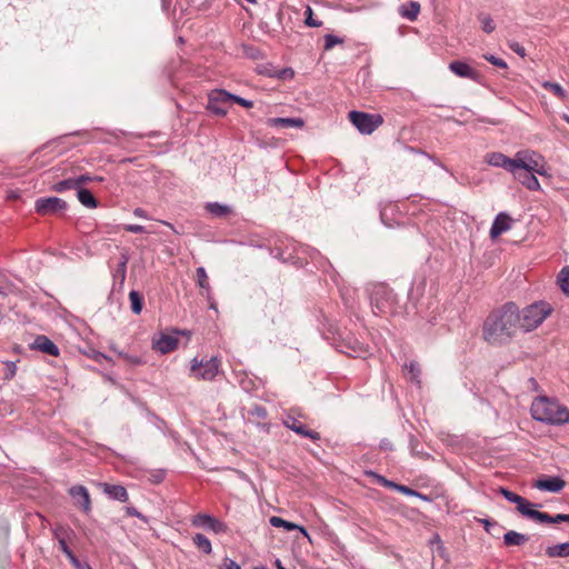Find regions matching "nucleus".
<instances>
[{
  "mask_svg": "<svg viewBox=\"0 0 569 569\" xmlns=\"http://www.w3.org/2000/svg\"><path fill=\"white\" fill-rule=\"evenodd\" d=\"M519 323V307L512 301L506 302L487 316L482 338L492 346L506 345L520 330Z\"/></svg>",
  "mask_w": 569,
  "mask_h": 569,
  "instance_id": "obj_1",
  "label": "nucleus"
},
{
  "mask_svg": "<svg viewBox=\"0 0 569 569\" xmlns=\"http://www.w3.org/2000/svg\"><path fill=\"white\" fill-rule=\"evenodd\" d=\"M530 411L532 418L540 422L549 425L569 423V409L546 397L536 399Z\"/></svg>",
  "mask_w": 569,
  "mask_h": 569,
  "instance_id": "obj_2",
  "label": "nucleus"
},
{
  "mask_svg": "<svg viewBox=\"0 0 569 569\" xmlns=\"http://www.w3.org/2000/svg\"><path fill=\"white\" fill-rule=\"evenodd\" d=\"M370 303L377 316H396L401 311V305L393 289L386 283H376L370 290Z\"/></svg>",
  "mask_w": 569,
  "mask_h": 569,
  "instance_id": "obj_3",
  "label": "nucleus"
},
{
  "mask_svg": "<svg viewBox=\"0 0 569 569\" xmlns=\"http://www.w3.org/2000/svg\"><path fill=\"white\" fill-rule=\"evenodd\" d=\"M552 308L546 301L533 302L521 311L519 310V329L529 332L538 328L551 313Z\"/></svg>",
  "mask_w": 569,
  "mask_h": 569,
  "instance_id": "obj_4",
  "label": "nucleus"
},
{
  "mask_svg": "<svg viewBox=\"0 0 569 569\" xmlns=\"http://www.w3.org/2000/svg\"><path fill=\"white\" fill-rule=\"evenodd\" d=\"M221 360L213 356L207 360L193 358L190 362V375L197 380L212 381L220 372Z\"/></svg>",
  "mask_w": 569,
  "mask_h": 569,
  "instance_id": "obj_5",
  "label": "nucleus"
},
{
  "mask_svg": "<svg viewBox=\"0 0 569 569\" xmlns=\"http://www.w3.org/2000/svg\"><path fill=\"white\" fill-rule=\"evenodd\" d=\"M350 122L362 134H371L382 123L383 118L379 113H367L363 111L352 110L348 114Z\"/></svg>",
  "mask_w": 569,
  "mask_h": 569,
  "instance_id": "obj_6",
  "label": "nucleus"
},
{
  "mask_svg": "<svg viewBox=\"0 0 569 569\" xmlns=\"http://www.w3.org/2000/svg\"><path fill=\"white\" fill-rule=\"evenodd\" d=\"M515 168L526 171H536L540 176H545L546 168L543 158L536 151L523 150L518 151L515 156Z\"/></svg>",
  "mask_w": 569,
  "mask_h": 569,
  "instance_id": "obj_7",
  "label": "nucleus"
},
{
  "mask_svg": "<svg viewBox=\"0 0 569 569\" xmlns=\"http://www.w3.org/2000/svg\"><path fill=\"white\" fill-rule=\"evenodd\" d=\"M232 93L224 89H213L208 93V102L206 109L214 116L226 117L230 106Z\"/></svg>",
  "mask_w": 569,
  "mask_h": 569,
  "instance_id": "obj_8",
  "label": "nucleus"
},
{
  "mask_svg": "<svg viewBox=\"0 0 569 569\" xmlns=\"http://www.w3.org/2000/svg\"><path fill=\"white\" fill-rule=\"evenodd\" d=\"M191 525L196 528H202L214 535L228 533L229 527L223 521L209 513H197L191 519Z\"/></svg>",
  "mask_w": 569,
  "mask_h": 569,
  "instance_id": "obj_9",
  "label": "nucleus"
},
{
  "mask_svg": "<svg viewBox=\"0 0 569 569\" xmlns=\"http://www.w3.org/2000/svg\"><path fill=\"white\" fill-rule=\"evenodd\" d=\"M69 496L72 498L73 506L78 508L83 515L89 516L92 511V501L88 489L82 485H74L68 490Z\"/></svg>",
  "mask_w": 569,
  "mask_h": 569,
  "instance_id": "obj_10",
  "label": "nucleus"
},
{
  "mask_svg": "<svg viewBox=\"0 0 569 569\" xmlns=\"http://www.w3.org/2000/svg\"><path fill=\"white\" fill-rule=\"evenodd\" d=\"M34 209L41 216L57 214L67 209V202L58 197L39 198L36 200Z\"/></svg>",
  "mask_w": 569,
  "mask_h": 569,
  "instance_id": "obj_11",
  "label": "nucleus"
},
{
  "mask_svg": "<svg viewBox=\"0 0 569 569\" xmlns=\"http://www.w3.org/2000/svg\"><path fill=\"white\" fill-rule=\"evenodd\" d=\"M499 492L503 496V498L506 500H508L509 502L516 503L517 505V510L522 516H525V517H527L529 519H532V520L535 519L536 513H537L538 510H535V509L531 508L533 506L531 502H529L523 497L517 495L516 492L510 491L509 489L503 488V487L499 488Z\"/></svg>",
  "mask_w": 569,
  "mask_h": 569,
  "instance_id": "obj_12",
  "label": "nucleus"
},
{
  "mask_svg": "<svg viewBox=\"0 0 569 569\" xmlns=\"http://www.w3.org/2000/svg\"><path fill=\"white\" fill-rule=\"evenodd\" d=\"M283 426L287 427L288 429L292 430L297 435H299L303 438H309L312 441H318L321 438V436L318 431L308 429L306 425H303L301 421H299L298 418H296L292 415H287L283 418Z\"/></svg>",
  "mask_w": 569,
  "mask_h": 569,
  "instance_id": "obj_13",
  "label": "nucleus"
},
{
  "mask_svg": "<svg viewBox=\"0 0 569 569\" xmlns=\"http://www.w3.org/2000/svg\"><path fill=\"white\" fill-rule=\"evenodd\" d=\"M30 349L41 351L52 357H59L60 355L58 346L44 335L37 336L30 345Z\"/></svg>",
  "mask_w": 569,
  "mask_h": 569,
  "instance_id": "obj_14",
  "label": "nucleus"
},
{
  "mask_svg": "<svg viewBox=\"0 0 569 569\" xmlns=\"http://www.w3.org/2000/svg\"><path fill=\"white\" fill-rule=\"evenodd\" d=\"M513 178L519 181L522 186L531 191L540 190V182L535 176L536 171H526L521 169H511Z\"/></svg>",
  "mask_w": 569,
  "mask_h": 569,
  "instance_id": "obj_15",
  "label": "nucleus"
},
{
  "mask_svg": "<svg viewBox=\"0 0 569 569\" xmlns=\"http://www.w3.org/2000/svg\"><path fill=\"white\" fill-rule=\"evenodd\" d=\"M512 222H513V220H512V218L508 213L499 212L496 216V218H495V220H493V222L491 224V228H490V231H489L490 237L492 239H496L500 234H502L503 232L510 230L511 227H512Z\"/></svg>",
  "mask_w": 569,
  "mask_h": 569,
  "instance_id": "obj_16",
  "label": "nucleus"
},
{
  "mask_svg": "<svg viewBox=\"0 0 569 569\" xmlns=\"http://www.w3.org/2000/svg\"><path fill=\"white\" fill-rule=\"evenodd\" d=\"M485 161L492 167L503 168L511 172L515 168V158L511 159L501 152H489L485 157Z\"/></svg>",
  "mask_w": 569,
  "mask_h": 569,
  "instance_id": "obj_17",
  "label": "nucleus"
},
{
  "mask_svg": "<svg viewBox=\"0 0 569 569\" xmlns=\"http://www.w3.org/2000/svg\"><path fill=\"white\" fill-rule=\"evenodd\" d=\"M178 347V339L171 335H160L153 339L152 348L161 353H169Z\"/></svg>",
  "mask_w": 569,
  "mask_h": 569,
  "instance_id": "obj_18",
  "label": "nucleus"
},
{
  "mask_svg": "<svg viewBox=\"0 0 569 569\" xmlns=\"http://www.w3.org/2000/svg\"><path fill=\"white\" fill-rule=\"evenodd\" d=\"M271 128H303L305 120L302 118H268L266 121Z\"/></svg>",
  "mask_w": 569,
  "mask_h": 569,
  "instance_id": "obj_19",
  "label": "nucleus"
},
{
  "mask_svg": "<svg viewBox=\"0 0 569 569\" xmlns=\"http://www.w3.org/2000/svg\"><path fill=\"white\" fill-rule=\"evenodd\" d=\"M449 69L458 77L472 79L475 80L478 76V72L472 69L468 63L455 60L449 63Z\"/></svg>",
  "mask_w": 569,
  "mask_h": 569,
  "instance_id": "obj_20",
  "label": "nucleus"
},
{
  "mask_svg": "<svg viewBox=\"0 0 569 569\" xmlns=\"http://www.w3.org/2000/svg\"><path fill=\"white\" fill-rule=\"evenodd\" d=\"M566 482L560 477H549L546 479H539L535 487L539 490H545L549 492H559L563 487Z\"/></svg>",
  "mask_w": 569,
  "mask_h": 569,
  "instance_id": "obj_21",
  "label": "nucleus"
},
{
  "mask_svg": "<svg viewBox=\"0 0 569 569\" xmlns=\"http://www.w3.org/2000/svg\"><path fill=\"white\" fill-rule=\"evenodd\" d=\"M103 492L111 499L126 502L129 499L127 489L120 485L103 483Z\"/></svg>",
  "mask_w": 569,
  "mask_h": 569,
  "instance_id": "obj_22",
  "label": "nucleus"
},
{
  "mask_svg": "<svg viewBox=\"0 0 569 569\" xmlns=\"http://www.w3.org/2000/svg\"><path fill=\"white\" fill-rule=\"evenodd\" d=\"M398 11L402 18L409 21H415L420 12V3L418 1H409L401 4Z\"/></svg>",
  "mask_w": 569,
  "mask_h": 569,
  "instance_id": "obj_23",
  "label": "nucleus"
},
{
  "mask_svg": "<svg viewBox=\"0 0 569 569\" xmlns=\"http://www.w3.org/2000/svg\"><path fill=\"white\" fill-rule=\"evenodd\" d=\"M529 541V536L525 533L517 532L515 530H509L503 535V543L507 547H519L523 546Z\"/></svg>",
  "mask_w": 569,
  "mask_h": 569,
  "instance_id": "obj_24",
  "label": "nucleus"
},
{
  "mask_svg": "<svg viewBox=\"0 0 569 569\" xmlns=\"http://www.w3.org/2000/svg\"><path fill=\"white\" fill-rule=\"evenodd\" d=\"M533 520L543 522V523H559V522H568L569 523V515L558 513L556 516H550L547 512L537 511Z\"/></svg>",
  "mask_w": 569,
  "mask_h": 569,
  "instance_id": "obj_25",
  "label": "nucleus"
},
{
  "mask_svg": "<svg viewBox=\"0 0 569 569\" xmlns=\"http://www.w3.org/2000/svg\"><path fill=\"white\" fill-rule=\"evenodd\" d=\"M77 198L81 204L87 208H97L98 201L93 197L92 192L86 188H77Z\"/></svg>",
  "mask_w": 569,
  "mask_h": 569,
  "instance_id": "obj_26",
  "label": "nucleus"
},
{
  "mask_svg": "<svg viewBox=\"0 0 569 569\" xmlns=\"http://www.w3.org/2000/svg\"><path fill=\"white\" fill-rule=\"evenodd\" d=\"M546 555L550 558L569 557V542H562L547 547Z\"/></svg>",
  "mask_w": 569,
  "mask_h": 569,
  "instance_id": "obj_27",
  "label": "nucleus"
},
{
  "mask_svg": "<svg viewBox=\"0 0 569 569\" xmlns=\"http://www.w3.org/2000/svg\"><path fill=\"white\" fill-rule=\"evenodd\" d=\"M193 545L206 555L212 552V546L210 540L203 533H196L192 537Z\"/></svg>",
  "mask_w": 569,
  "mask_h": 569,
  "instance_id": "obj_28",
  "label": "nucleus"
},
{
  "mask_svg": "<svg viewBox=\"0 0 569 569\" xmlns=\"http://www.w3.org/2000/svg\"><path fill=\"white\" fill-rule=\"evenodd\" d=\"M557 283L561 291L569 296V266H565L557 276Z\"/></svg>",
  "mask_w": 569,
  "mask_h": 569,
  "instance_id": "obj_29",
  "label": "nucleus"
},
{
  "mask_svg": "<svg viewBox=\"0 0 569 569\" xmlns=\"http://www.w3.org/2000/svg\"><path fill=\"white\" fill-rule=\"evenodd\" d=\"M129 300L131 305V311L134 315H140L143 307V297L140 295V292L131 290L129 293Z\"/></svg>",
  "mask_w": 569,
  "mask_h": 569,
  "instance_id": "obj_30",
  "label": "nucleus"
},
{
  "mask_svg": "<svg viewBox=\"0 0 569 569\" xmlns=\"http://www.w3.org/2000/svg\"><path fill=\"white\" fill-rule=\"evenodd\" d=\"M50 189L52 191L59 192V193H62V192H64L67 190H71V189L77 190V182H76L74 178H68V179H64V180L53 183Z\"/></svg>",
  "mask_w": 569,
  "mask_h": 569,
  "instance_id": "obj_31",
  "label": "nucleus"
},
{
  "mask_svg": "<svg viewBox=\"0 0 569 569\" xmlns=\"http://www.w3.org/2000/svg\"><path fill=\"white\" fill-rule=\"evenodd\" d=\"M206 208L211 214L216 217H224L231 212L230 207L219 202H209Z\"/></svg>",
  "mask_w": 569,
  "mask_h": 569,
  "instance_id": "obj_32",
  "label": "nucleus"
},
{
  "mask_svg": "<svg viewBox=\"0 0 569 569\" xmlns=\"http://www.w3.org/2000/svg\"><path fill=\"white\" fill-rule=\"evenodd\" d=\"M249 417L253 418L258 425L264 422L268 418L267 409L261 405H254L249 410Z\"/></svg>",
  "mask_w": 569,
  "mask_h": 569,
  "instance_id": "obj_33",
  "label": "nucleus"
},
{
  "mask_svg": "<svg viewBox=\"0 0 569 569\" xmlns=\"http://www.w3.org/2000/svg\"><path fill=\"white\" fill-rule=\"evenodd\" d=\"M405 368L408 370V372L410 375V380L413 383L420 386V383H421V380H420V375H421L420 365L417 361H410L409 363L405 365Z\"/></svg>",
  "mask_w": 569,
  "mask_h": 569,
  "instance_id": "obj_34",
  "label": "nucleus"
},
{
  "mask_svg": "<svg viewBox=\"0 0 569 569\" xmlns=\"http://www.w3.org/2000/svg\"><path fill=\"white\" fill-rule=\"evenodd\" d=\"M478 20L481 23V29L483 32L491 33L495 31L496 24L489 14L481 12L478 14Z\"/></svg>",
  "mask_w": 569,
  "mask_h": 569,
  "instance_id": "obj_35",
  "label": "nucleus"
},
{
  "mask_svg": "<svg viewBox=\"0 0 569 569\" xmlns=\"http://www.w3.org/2000/svg\"><path fill=\"white\" fill-rule=\"evenodd\" d=\"M128 261H129V256L127 253H122L120 262H119V264L116 269V272L113 274L114 279H117V278L120 279V282H123L126 279Z\"/></svg>",
  "mask_w": 569,
  "mask_h": 569,
  "instance_id": "obj_36",
  "label": "nucleus"
},
{
  "mask_svg": "<svg viewBox=\"0 0 569 569\" xmlns=\"http://www.w3.org/2000/svg\"><path fill=\"white\" fill-rule=\"evenodd\" d=\"M542 87L551 91L560 100L567 99V92L559 83L546 81L543 82Z\"/></svg>",
  "mask_w": 569,
  "mask_h": 569,
  "instance_id": "obj_37",
  "label": "nucleus"
},
{
  "mask_svg": "<svg viewBox=\"0 0 569 569\" xmlns=\"http://www.w3.org/2000/svg\"><path fill=\"white\" fill-rule=\"evenodd\" d=\"M196 274H197V283H198V286L201 289H204L207 291V293H209L210 292V284H209V279H208V274L206 272V269L203 267L197 268Z\"/></svg>",
  "mask_w": 569,
  "mask_h": 569,
  "instance_id": "obj_38",
  "label": "nucleus"
},
{
  "mask_svg": "<svg viewBox=\"0 0 569 569\" xmlns=\"http://www.w3.org/2000/svg\"><path fill=\"white\" fill-rule=\"evenodd\" d=\"M269 521H270L271 526H273L276 528H284L288 531H292V530H296V528H298L297 523L287 521V520L282 519L280 517H277V516L271 517Z\"/></svg>",
  "mask_w": 569,
  "mask_h": 569,
  "instance_id": "obj_39",
  "label": "nucleus"
},
{
  "mask_svg": "<svg viewBox=\"0 0 569 569\" xmlns=\"http://www.w3.org/2000/svg\"><path fill=\"white\" fill-rule=\"evenodd\" d=\"M71 533H73L72 529L63 526H56L52 529V535L54 539L58 540V543H60V541H67Z\"/></svg>",
  "mask_w": 569,
  "mask_h": 569,
  "instance_id": "obj_40",
  "label": "nucleus"
},
{
  "mask_svg": "<svg viewBox=\"0 0 569 569\" xmlns=\"http://www.w3.org/2000/svg\"><path fill=\"white\" fill-rule=\"evenodd\" d=\"M112 350L114 352H117L118 357L122 358L124 361H127L128 363H130L132 366H140V365L144 363V361L139 356L129 355L121 350H117L116 348H112Z\"/></svg>",
  "mask_w": 569,
  "mask_h": 569,
  "instance_id": "obj_41",
  "label": "nucleus"
},
{
  "mask_svg": "<svg viewBox=\"0 0 569 569\" xmlns=\"http://www.w3.org/2000/svg\"><path fill=\"white\" fill-rule=\"evenodd\" d=\"M257 72L261 76L276 79L277 68L271 63H263L257 67Z\"/></svg>",
  "mask_w": 569,
  "mask_h": 569,
  "instance_id": "obj_42",
  "label": "nucleus"
},
{
  "mask_svg": "<svg viewBox=\"0 0 569 569\" xmlns=\"http://www.w3.org/2000/svg\"><path fill=\"white\" fill-rule=\"evenodd\" d=\"M397 491H399V492H401V493H403L406 496L418 497V498H420L422 500H429V498L427 496H425V495H422V493H420V492H418V491H416V490H413V489H411V488H409V487H407L405 485H399Z\"/></svg>",
  "mask_w": 569,
  "mask_h": 569,
  "instance_id": "obj_43",
  "label": "nucleus"
},
{
  "mask_svg": "<svg viewBox=\"0 0 569 569\" xmlns=\"http://www.w3.org/2000/svg\"><path fill=\"white\" fill-rule=\"evenodd\" d=\"M343 40L335 34L325 36V50L332 49L336 44L342 43Z\"/></svg>",
  "mask_w": 569,
  "mask_h": 569,
  "instance_id": "obj_44",
  "label": "nucleus"
},
{
  "mask_svg": "<svg viewBox=\"0 0 569 569\" xmlns=\"http://www.w3.org/2000/svg\"><path fill=\"white\" fill-rule=\"evenodd\" d=\"M483 58L488 62H490L491 64H493V66H496L498 68H501V69H507L508 68V64H507V62L503 59L498 58V57H496L493 54L487 53V54L483 56Z\"/></svg>",
  "mask_w": 569,
  "mask_h": 569,
  "instance_id": "obj_45",
  "label": "nucleus"
},
{
  "mask_svg": "<svg viewBox=\"0 0 569 569\" xmlns=\"http://www.w3.org/2000/svg\"><path fill=\"white\" fill-rule=\"evenodd\" d=\"M295 77V71L291 68L277 69L276 79L288 80Z\"/></svg>",
  "mask_w": 569,
  "mask_h": 569,
  "instance_id": "obj_46",
  "label": "nucleus"
},
{
  "mask_svg": "<svg viewBox=\"0 0 569 569\" xmlns=\"http://www.w3.org/2000/svg\"><path fill=\"white\" fill-rule=\"evenodd\" d=\"M305 23L308 26V27H320L322 24L321 21H318V20H315L313 19V16H312V9L311 7H307L306 9V19H305Z\"/></svg>",
  "mask_w": 569,
  "mask_h": 569,
  "instance_id": "obj_47",
  "label": "nucleus"
},
{
  "mask_svg": "<svg viewBox=\"0 0 569 569\" xmlns=\"http://www.w3.org/2000/svg\"><path fill=\"white\" fill-rule=\"evenodd\" d=\"M230 102L238 103L239 106L247 108V109L253 107V101L247 100V99L239 97L237 94H233V93H232V98H230Z\"/></svg>",
  "mask_w": 569,
  "mask_h": 569,
  "instance_id": "obj_48",
  "label": "nucleus"
},
{
  "mask_svg": "<svg viewBox=\"0 0 569 569\" xmlns=\"http://www.w3.org/2000/svg\"><path fill=\"white\" fill-rule=\"evenodd\" d=\"M6 365H7V371H6L4 376H3V379L4 380H11L16 376L17 366L12 361L7 362Z\"/></svg>",
  "mask_w": 569,
  "mask_h": 569,
  "instance_id": "obj_49",
  "label": "nucleus"
},
{
  "mask_svg": "<svg viewBox=\"0 0 569 569\" xmlns=\"http://www.w3.org/2000/svg\"><path fill=\"white\" fill-rule=\"evenodd\" d=\"M123 229L126 231L132 232V233H143V232H146V228L143 226H141V224H133V223L124 224Z\"/></svg>",
  "mask_w": 569,
  "mask_h": 569,
  "instance_id": "obj_50",
  "label": "nucleus"
},
{
  "mask_svg": "<svg viewBox=\"0 0 569 569\" xmlns=\"http://www.w3.org/2000/svg\"><path fill=\"white\" fill-rule=\"evenodd\" d=\"M367 475L369 477H371L375 480L376 483H378V485H380L382 487L386 485V482L388 480L386 477H383V476H381V475H379V473H377L375 471H368Z\"/></svg>",
  "mask_w": 569,
  "mask_h": 569,
  "instance_id": "obj_51",
  "label": "nucleus"
},
{
  "mask_svg": "<svg viewBox=\"0 0 569 569\" xmlns=\"http://www.w3.org/2000/svg\"><path fill=\"white\" fill-rule=\"evenodd\" d=\"M96 178H93L92 176L86 173V174H81L77 178H74L76 182H77V188H82L81 186L83 183H87V182H91L93 181Z\"/></svg>",
  "mask_w": 569,
  "mask_h": 569,
  "instance_id": "obj_52",
  "label": "nucleus"
},
{
  "mask_svg": "<svg viewBox=\"0 0 569 569\" xmlns=\"http://www.w3.org/2000/svg\"><path fill=\"white\" fill-rule=\"evenodd\" d=\"M220 569H241L240 566L230 558H224Z\"/></svg>",
  "mask_w": 569,
  "mask_h": 569,
  "instance_id": "obj_53",
  "label": "nucleus"
},
{
  "mask_svg": "<svg viewBox=\"0 0 569 569\" xmlns=\"http://www.w3.org/2000/svg\"><path fill=\"white\" fill-rule=\"evenodd\" d=\"M379 448L381 451H393L395 450V447H393V443L387 439V438H383L380 443H379Z\"/></svg>",
  "mask_w": 569,
  "mask_h": 569,
  "instance_id": "obj_54",
  "label": "nucleus"
},
{
  "mask_svg": "<svg viewBox=\"0 0 569 569\" xmlns=\"http://www.w3.org/2000/svg\"><path fill=\"white\" fill-rule=\"evenodd\" d=\"M509 48H510L513 52H516L517 54H519V56H520V57H522V58L526 56V50H525V48H523L520 43H518V42H511V43H509Z\"/></svg>",
  "mask_w": 569,
  "mask_h": 569,
  "instance_id": "obj_55",
  "label": "nucleus"
},
{
  "mask_svg": "<svg viewBox=\"0 0 569 569\" xmlns=\"http://www.w3.org/2000/svg\"><path fill=\"white\" fill-rule=\"evenodd\" d=\"M479 522L483 525V528L488 533H492L491 528L498 527V522L490 519H479Z\"/></svg>",
  "mask_w": 569,
  "mask_h": 569,
  "instance_id": "obj_56",
  "label": "nucleus"
},
{
  "mask_svg": "<svg viewBox=\"0 0 569 569\" xmlns=\"http://www.w3.org/2000/svg\"><path fill=\"white\" fill-rule=\"evenodd\" d=\"M60 550L66 555V557L70 560L71 557L76 556L72 550L69 548L67 541H60L59 543Z\"/></svg>",
  "mask_w": 569,
  "mask_h": 569,
  "instance_id": "obj_57",
  "label": "nucleus"
},
{
  "mask_svg": "<svg viewBox=\"0 0 569 569\" xmlns=\"http://www.w3.org/2000/svg\"><path fill=\"white\" fill-rule=\"evenodd\" d=\"M93 360L97 361L98 363H102V361H108V362H112L111 358H109L108 356H106L104 353L102 352H99V351H96L92 356Z\"/></svg>",
  "mask_w": 569,
  "mask_h": 569,
  "instance_id": "obj_58",
  "label": "nucleus"
},
{
  "mask_svg": "<svg viewBox=\"0 0 569 569\" xmlns=\"http://www.w3.org/2000/svg\"><path fill=\"white\" fill-rule=\"evenodd\" d=\"M69 561L76 569H91L88 563H86V565L81 563L80 560L76 556L71 557V559Z\"/></svg>",
  "mask_w": 569,
  "mask_h": 569,
  "instance_id": "obj_59",
  "label": "nucleus"
},
{
  "mask_svg": "<svg viewBox=\"0 0 569 569\" xmlns=\"http://www.w3.org/2000/svg\"><path fill=\"white\" fill-rule=\"evenodd\" d=\"M126 512L129 516L143 519V516L134 507H127Z\"/></svg>",
  "mask_w": 569,
  "mask_h": 569,
  "instance_id": "obj_60",
  "label": "nucleus"
},
{
  "mask_svg": "<svg viewBox=\"0 0 569 569\" xmlns=\"http://www.w3.org/2000/svg\"><path fill=\"white\" fill-rule=\"evenodd\" d=\"M133 214H134L136 217H138V218H142V219H147V218H148L146 210H144V209H142V208H136V209L133 210Z\"/></svg>",
  "mask_w": 569,
  "mask_h": 569,
  "instance_id": "obj_61",
  "label": "nucleus"
},
{
  "mask_svg": "<svg viewBox=\"0 0 569 569\" xmlns=\"http://www.w3.org/2000/svg\"><path fill=\"white\" fill-rule=\"evenodd\" d=\"M409 443L411 451H415L418 446V439L413 435H410Z\"/></svg>",
  "mask_w": 569,
  "mask_h": 569,
  "instance_id": "obj_62",
  "label": "nucleus"
},
{
  "mask_svg": "<svg viewBox=\"0 0 569 569\" xmlns=\"http://www.w3.org/2000/svg\"><path fill=\"white\" fill-rule=\"evenodd\" d=\"M383 487L393 489V490H398L399 483H396L395 481H391V480H387V482Z\"/></svg>",
  "mask_w": 569,
  "mask_h": 569,
  "instance_id": "obj_63",
  "label": "nucleus"
},
{
  "mask_svg": "<svg viewBox=\"0 0 569 569\" xmlns=\"http://www.w3.org/2000/svg\"><path fill=\"white\" fill-rule=\"evenodd\" d=\"M296 530H299L301 532V535L309 538V533L305 527L298 525V528H296Z\"/></svg>",
  "mask_w": 569,
  "mask_h": 569,
  "instance_id": "obj_64",
  "label": "nucleus"
}]
</instances>
